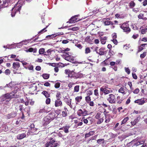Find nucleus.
<instances>
[{
    "instance_id": "f257e3e1",
    "label": "nucleus",
    "mask_w": 147,
    "mask_h": 147,
    "mask_svg": "<svg viewBox=\"0 0 147 147\" xmlns=\"http://www.w3.org/2000/svg\"><path fill=\"white\" fill-rule=\"evenodd\" d=\"M19 90L18 88H15V89L12 92L5 94L6 98L7 97L8 99L12 98H17L19 97L20 96L17 94V92Z\"/></svg>"
},
{
    "instance_id": "f03ea898",
    "label": "nucleus",
    "mask_w": 147,
    "mask_h": 147,
    "mask_svg": "<svg viewBox=\"0 0 147 147\" xmlns=\"http://www.w3.org/2000/svg\"><path fill=\"white\" fill-rule=\"evenodd\" d=\"M50 141L48 142L44 146V147H55L59 144V142L53 140L52 138L49 139Z\"/></svg>"
},
{
    "instance_id": "7ed1b4c3",
    "label": "nucleus",
    "mask_w": 147,
    "mask_h": 147,
    "mask_svg": "<svg viewBox=\"0 0 147 147\" xmlns=\"http://www.w3.org/2000/svg\"><path fill=\"white\" fill-rule=\"evenodd\" d=\"M22 5L20 4L17 6V5H15L14 7L12 8V12L11 13V16L12 17H13L15 15L16 12H20V11L22 7Z\"/></svg>"
},
{
    "instance_id": "20e7f679",
    "label": "nucleus",
    "mask_w": 147,
    "mask_h": 147,
    "mask_svg": "<svg viewBox=\"0 0 147 147\" xmlns=\"http://www.w3.org/2000/svg\"><path fill=\"white\" fill-rule=\"evenodd\" d=\"M69 53H66L62 55V57L65 60L73 62L74 61V58L72 56L69 55Z\"/></svg>"
},
{
    "instance_id": "39448f33",
    "label": "nucleus",
    "mask_w": 147,
    "mask_h": 147,
    "mask_svg": "<svg viewBox=\"0 0 147 147\" xmlns=\"http://www.w3.org/2000/svg\"><path fill=\"white\" fill-rule=\"evenodd\" d=\"M141 138L140 137H138L136 138L135 139L131 141L132 143L134 144V145L138 146L140 144H142L144 143L145 141H140Z\"/></svg>"
},
{
    "instance_id": "423d86ee",
    "label": "nucleus",
    "mask_w": 147,
    "mask_h": 147,
    "mask_svg": "<svg viewBox=\"0 0 147 147\" xmlns=\"http://www.w3.org/2000/svg\"><path fill=\"white\" fill-rule=\"evenodd\" d=\"M13 0H0V3L2 7H5L10 4V3L12 2Z\"/></svg>"
},
{
    "instance_id": "0eeeda50",
    "label": "nucleus",
    "mask_w": 147,
    "mask_h": 147,
    "mask_svg": "<svg viewBox=\"0 0 147 147\" xmlns=\"http://www.w3.org/2000/svg\"><path fill=\"white\" fill-rule=\"evenodd\" d=\"M120 27L125 32L129 33L130 31V29L129 28V24L127 23L123 24Z\"/></svg>"
},
{
    "instance_id": "6e6552de",
    "label": "nucleus",
    "mask_w": 147,
    "mask_h": 147,
    "mask_svg": "<svg viewBox=\"0 0 147 147\" xmlns=\"http://www.w3.org/2000/svg\"><path fill=\"white\" fill-rule=\"evenodd\" d=\"M37 86L35 83H33L30 85L29 88V93L33 94H34V92L37 90Z\"/></svg>"
},
{
    "instance_id": "1a4fd4ad",
    "label": "nucleus",
    "mask_w": 147,
    "mask_h": 147,
    "mask_svg": "<svg viewBox=\"0 0 147 147\" xmlns=\"http://www.w3.org/2000/svg\"><path fill=\"white\" fill-rule=\"evenodd\" d=\"M107 100L111 104L115 103L116 102V100L115 96L113 94H109L107 98Z\"/></svg>"
},
{
    "instance_id": "9d476101",
    "label": "nucleus",
    "mask_w": 147,
    "mask_h": 147,
    "mask_svg": "<svg viewBox=\"0 0 147 147\" xmlns=\"http://www.w3.org/2000/svg\"><path fill=\"white\" fill-rule=\"evenodd\" d=\"M0 103L1 104L3 103L7 104L9 101L7 97L6 98L5 94H3L0 97Z\"/></svg>"
},
{
    "instance_id": "9b49d317",
    "label": "nucleus",
    "mask_w": 147,
    "mask_h": 147,
    "mask_svg": "<svg viewBox=\"0 0 147 147\" xmlns=\"http://www.w3.org/2000/svg\"><path fill=\"white\" fill-rule=\"evenodd\" d=\"M78 115L79 116H84L88 114V112L86 110L83 111L81 109H79L77 112Z\"/></svg>"
},
{
    "instance_id": "f8f14e48",
    "label": "nucleus",
    "mask_w": 147,
    "mask_h": 147,
    "mask_svg": "<svg viewBox=\"0 0 147 147\" xmlns=\"http://www.w3.org/2000/svg\"><path fill=\"white\" fill-rule=\"evenodd\" d=\"M147 99L145 98H142L141 99H138L134 101V102L137 103L140 105H143L147 100Z\"/></svg>"
},
{
    "instance_id": "ddd939ff",
    "label": "nucleus",
    "mask_w": 147,
    "mask_h": 147,
    "mask_svg": "<svg viewBox=\"0 0 147 147\" xmlns=\"http://www.w3.org/2000/svg\"><path fill=\"white\" fill-rule=\"evenodd\" d=\"M104 50L105 49L103 48H101L98 50V51H96V49H95L96 53L100 55H104L106 53V51H104Z\"/></svg>"
},
{
    "instance_id": "4468645a",
    "label": "nucleus",
    "mask_w": 147,
    "mask_h": 147,
    "mask_svg": "<svg viewBox=\"0 0 147 147\" xmlns=\"http://www.w3.org/2000/svg\"><path fill=\"white\" fill-rule=\"evenodd\" d=\"M109 18H105L103 20V22L105 25H109L110 24H113L112 22L109 21Z\"/></svg>"
},
{
    "instance_id": "2eb2a0df",
    "label": "nucleus",
    "mask_w": 147,
    "mask_h": 147,
    "mask_svg": "<svg viewBox=\"0 0 147 147\" xmlns=\"http://www.w3.org/2000/svg\"><path fill=\"white\" fill-rule=\"evenodd\" d=\"M29 132L27 134L25 133H22L21 134H18L17 136V138L19 140H21L26 137V134H28Z\"/></svg>"
},
{
    "instance_id": "dca6fc26",
    "label": "nucleus",
    "mask_w": 147,
    "mask_h": 147,
    "mask_svg": "<svg viewBox=\"0 0 147 147\" xmlns=\"http://www.w3.org/2000/svg\"><path fill=\"white\" fill-rule=\"evenodd\" d=\"M62 102L61 100L59 98H57L55 101V106L56 107H58L61 106Z\"/></svg>"
},
{
    "instance_id": "f3484780",
    "label": "nucleus",
    "mask_w": 147,
    "mask_h": 147,
    "mask_svg": "<svg viewBox=\"0 0 147 147\" xmlns=\"http://www.w3.org/2000/svg\"><path fill=\"white\" fill-rule=\"evenodd\" d=\"M78 15H76L72 17L69 20V22L71 23H75L76 22L78 21L79 20H78V19L76 17L78 16Z\"/></svg>"
},
{
    "instance_id": "a211bd4d",
    "label": "nucleus",
    "mask_w": 147,
    "mask_h": 147,
    "mask_svg": "<svg viewBox=\"0 0 147 147\" xmlns=\"http://www.w3.org/2000/svg\"><path fill=\"white\" fill-rule=\"evenodd\" d=\"M17 113L16 112H13L11 113L8 114L7 115V118L8 119L14 117L16 116Z\"/></svg>"
},
{
    "instance_id": "6ab92c4d",
    "label": "nucleus",
    "mask_w": 147,
    "mask_h": 147,
    "mask_svg": "<svg viewBox=\"0 0 147 147\" xmlns=\"http://www.w3.org/2000/svg\"><path fill=\"white\" fill-rule=\"evenodd\" d=\"M43 121L44 122V123L45 124L47 125L50 122L51 120L50 119L49 117H48L47 115L44 118Z\"/></svg>"
},
{
    "instance_id": "aec40b11",
    "label": "nucleus",
    "mask_w": 147,
    "mask_h": 147,
    "mask_svg": "<svg viewBox=\"0 0 147 147\" xmlns=\"http://www.w3.org/2000/svg\"><path fill=\"white\" fill-rule=\"evenodd\" d=\"M71 99L70 98H67L65 102L72 109L73 108V107L71 104Z\"/></svg>"
},
{
    "instance_id": "412c9836",
    "label": "nucleus",
    "mask_w": 147,
    "mask_h": 147,
    "mask_svg": "<svg viewBox=\"0 0 147 147\" xmlns=\"http://www.w3.org/2000/svg\"><path fill=\"white\" fill-rule=\"evenodd\" d=\"M51 120H53L56 117L55 113L53 112L47 115Z\"/></svg>"
},
{
    "instance_id": "4be33fe9",
    "label": "nucleus",
    "mask_w": 147,
    "mask_h": 147,
    "mask_svg": "<svg viewBox=\"0 0 147 147\" xmlns=\"http://www.w3.org/2000/svg\"><path fill=\"white\" fill-rule=\"evenodd\" d=\"M20 67V65L18 62L13 63V67L16 70L18 69Z\"/></svg>"
},
{
    "instance_id": "5701e85b",
    "label": "nucleus",
    "mask_w": 147,
    "mask_h": 147,
    "mask_svg": "<svg viewBox=\"0 0 147 147\" xmlns=\"http://www.w3.org/2000/svg\"><path fill=\"white\" fill-rule=\"evenodd\" d=\"M69 126L67 125L63 127L61 129L64 131L65 133H67L69 132Z\"/></svg>"
},
{
    "instance_id": "b1692460",
    "label": "nucleus",
    "mask_w": 147,
    "mask_h": 147,
    "mask_svg": "<svg viewBox=\"0 0 147 147\" xmlns=\"http://www.w3.org/2000/svg\"><path fill=\"white\" fill-rule=\"evenodd\" d=\"M42 94L44 95L47 98H49L50 96V94L46 91H43Z\"/></svg>"
},
{
    "instance_id": "393cba45",
    "label": "nucleus",
    "mask_w": 147,
    "mask_h": 147,
    "mask_svg": "<svg viewBox=\"0 0 147 147\" xmlns=\"http://www.w3.org/2000/svg\"><path fill=\"white\" fill-rule=\"evenodd\" d=\"M94 133L95 132L94 131H90L85 134V137L86 138L90 136L93 135Z\"/></svg>"
},
{
    "instance_id": "a878e982",
    "label": "nucleus",
    "mask_w": 147,
    "mask_h": 147,
    "mask_svg": "<svg viewBox=\"0 0 147 147\" xmlns=\"http://www.w3.org/2000/svg\"><path fill=\"white\" fill-rule=\"evenodd\" d=\"M139 121V120L138 119V117H137L136 119H135L133 121H131V123L132 125H134L137 123Z\"/></svg>"
},
{
    "instance_id": "bb28decb",
    "label": "nucleus",
    "mask_w": 147,
    "mask_h": 147,
    "mask_svg": "<svg viewBox=\"0 0 147 147\" xmlns=\"http://www.w3.org/2000/svg\"><path fill=\"white\" fill-rule=\"evenodd\" d=\"M30 42V40H25L24 41H23L19 43H14V44H21L22 43V44L23 45H26L27 43H28Z\"/></svg>"
},
{
    "instance_id": "cd10ccee",
    "label": "nucleus",
    "mask_w": 147,
    "mask_h": 147,
    "mask_svg": "<svg viewBox=\"0 0 147 147\" xmlns=\"http://www.w3.org/2000/svg\"><path fill=\"white\" fill-rule=\"evenodd\" d=\"M76 76V74H75L74 72L73 71H71L70 70L69 74H68V77L70 78L73 77L74 76Z\"/></svg>"
},
{
    "instance_id": "c85d7f7f",
    "label": "nucleus",
    "mask_w": 147,
    "mask_h": 147,
    "mask_svg": "<svg viewBox=\"0 0 147 147\" xmlns=\"http://www.w3.org/2000/svg\"><path fill=\"white\" fill-rule=\"evenodd\" d=\"M14 86V84H13L12 82H10L9 84H7L3 88H5L7 87L10 88H12Z\"/></svg>"
},
{
    "instance_id": "c756f323",
    "label": "nucleus",
    "mask_w": 147,
    "mask_h": 147,
    "mask_svg": "<svg viewBox=\"0 0 147 147\" xmlns=\"http://www.w3.org/2000/svg\"><path fill=\"white\" fill-rule=\"evenodd\" d=\"M42 76L44 79H48L49 77V75L47 74H44L42 75Z\"/></svg>"
},
{
    "instance_id": "7c9ffc66",
    "label": "nucleus",
    "mask_w": 147,
    "mask_h": 147,
    "mask_svg": "<svg viewBox=\"0 0 147 147\" xmlns=\"http://www.w3.org/2000/svg\"><path fill=\"white\" fill-rule=\"evenodd\" d=\"M135 3L133 1H131L129 4V6L130 8H133L135 6Z\"/></svg>"
},
{
    "instance_id": "2f4dec72",
    "label": "nucleus",
    "mask_w": 147,
    "mask_h": 147,
    "mask_svg": "<svg viewBox=\"0 0 147 147\" xmlns=\"http://www.w3.org/2000/svg\"><path fill=\"white\" fill-rule=\"evenodd\" d=\"M82 99V97L81 96H77L75 98V100L76 102H80Z\"/></svg>"
},
{
    "instance_id": "473e14b6",
    "label": "nucleus",
    "mask_w": 147,
    "mask_h": 147,
    "mask_svg": "<svg viewBox=\"0 0 147 147\" xmlns=\"http://www.w3.org/2000/svg\"><path fill=\"white\" fill-rule=\"evenodd\" d=\"M57 35L55 34H52L51 35H48L46 36V38L48 39L52 38H54L57 36Z\"/></svg>"
},
{
    "instance_id": "72a5a7b5",
    "label": "nucleus",
    "mask_w": 147,
    "mask_h": 147,
    "mask_svg": "<svg viewBox=\"0 0 147 147\" xmlns=\"http://www.w3.org/2000/svg\"><path fill=\"white\" fill-rule=\"evenodd\" d=\"M77 78H81L83 77V75L80 73H78L76 74L75 76Z\"/></svg>"
},
{
    "instance_id": "f704fd0d",
    "label": "nucleus",
    "mask_w": 147,
    "mask_h": 147,
    "mask_svg": "<svg viewBox=\"0 0 147 147\" xmlns=\"http://www.w3.org/2000/svg\"><path fill=\"white\" fill-rule=\"evenodd\" d=\"M124 90L125 89L124 87H121L119 90L118 91L119 92H120L124 94H125V93Z\"/></svg>"
},
{
    "instance_id": "c9c22d12",
    "label": "nucleus",
    "mask_w": 147,
    "mask_h": 147,
    "mask_svg": "<svg viewBox=\"0 0 147 147\" xmlns=\"http://www.w3.org/2000/svg\"><path fill=\"white\" fill-rule=\"evenodd\" d=\"M129 119V118L128 117L124 118L121 122V124L123 125L125 124Z\"/></svg>"
},
{
    "instance_id": "e433bc0d",
    "label": "nucleus",
    "mask_w": 147,
    "mask_h": 147,
    "mask_svg": "<svg viewBox=\"0 0 147 147\" xmlns=\"http://www.w3.org/2000/svg\"><path fill=\"white\" fill-rule=\"evenodd\" d=\"M37 129L36 128H34V129H32L30 131V132H29V133L30 134V133H33L34 134H36V131L37 130Z\"/></svg>"
},
{
    "instance_id": "4c0bfd02",
    "label": "nucleus",
    "mask_w": 147,
    "mask_h": 147,
    "mask_svg": "<svg viewBox=\"0 0 147 147\" xmlns=\"http://www.w3.org/2000/svg\"><path fill=\"white\" fill-rule=\"evenodd\" d=\"M79 86L77 85L75 86L74 89V92H78L79 91Z\"/></svg>"
},
{
    "instance_id": "58836bf2",
    "label": "nucleus",
    "mask_w": 147,
    "mask_h": 147,
    "mask_svg": "<svg viewBox=\"0 0 147 147\" xmlns=\"http://www.w3.org/2000/svg\"><path fill=\"white\" fill-rule=\"evenodd\" d=\"M98 120L97 122V124H99L101 123L103 121L104 119L102 117L101 118H100L99 119H98Z\"/></svg>"
},
{
    "instance_id": "ea45409f",
    "label": "nucleus",
    "mask_w": 147,
    "mask_h": 147,
    "mask_svg": "<svg viewBox=\"0 0 147 147\" xmlns=\"http://www.w3.org/2000/svg\"><path fill=\"white\" fill-rule=\"evenodd\" d=\"M97 142L98 144H101L104 143V140L103 139H100L98 140Z\"/></svg>"
},
{
    "instance_id": "a19ab883",
    "label": "nucleus",
    "mask_w": 147,
    "mask_h": 147,
    "mask_svg": "<svg viewBox=\"0 0 147 147\" xmlns=\"http://www.w3.org/2000/svg\"><path fill=\"white\" fill-rule=\"evenodd\" d=\"M101 114L100 113L98 112L97 113L95 117L96 119H99V118H100Z\"/></svg>"
},
{
    "instance_id": "79ce46f5",
    "label": "nucleus",
    "mask_w": 147,
    "mask_h": 147,
    "mask_svg": "<svg viewBox=\"0 0 147 147\" xmlns=\"http://www.w3.org/2000/svg\"><path fill=\"white\" fill-rule=\"evenodd\" d=\"M45 52V49L44 48H41L39 50V53L40 54H43Z\"/></svg>"
},
{
    "instance_id": "37998d69",
    "label": "nucleus",
    "mask_w": 147,
    "mask_h": 147,
    "mask_svg": "<svg viewBox=\"0 0 147 147\" xmlns=\"http://www.w3.org/2000/svg\"><path fill=\"white\" fill-rule=\"evenodd\" d=\"M112 91L111 90H109L107 89H105L104 92V94H108L109 93H111L112 92Z\"/></svg>"
},
{
    "instance_id": "c03bdc74",
    "label": "nucleus",
    "mask_w": 147,
    "mask_h": 147,
    "mask_svg": "<svg viewBox=\"0 0 147 147\" xmlns=\"http://www.w3.org/2000/svg\"><path fill=\"white\" fill-rule=\"evenodd\" d=\"M90 52V50L89 48L88 47L86 48L85 50V53L86 54H88Z\"/></svg>"
},
{
    "instance_id": "a18cd8bd",
    "label": "nucleus",
    "mask_w": 147,
    "mask_h": 147,
    "mask_svg": "<svg viewBox=\"0 0 147 147\" xmlns=\"http://www.w3.org/2000/svg\"><path fill=\"white\" fill-rule=\"evenodd\" d=\"M67 111H62V115L63 117H66L67 115Z\"/></svg>"
},
{
    "instance_id": "49530a36",
    "label": "nucleus",
    "mask_w": 147,
    "mask_h": 147,
    "mask_svg": "<svg viewBox=\"0 0 147 147\" xmlns=\"http://www.w3.org/2000/svg\"><path fill=\"white\" fill-rule=\"evenodd\" d=\"M85 100L87 102H89L91 100L90 97V96H87L85 97Z\"/></svg>"
},
{
    "instance_id": "de8ad7c7",
    "label": "nucleus",
    "mask_w": 147,
    "mask_h": 147,
    "mask_svg": "<svg viewBox=\"0 0 147 147\" xmlns=\"http://www.w3.org/2000/svg\"><path fill=\"white\" fill-rule=\"evenodd\" d=\"M147 31V28H145L144 29H142L141 30V33L142 34H145Z\"/></svg>"
},
{
    "instance_id": "09e8293b",
    "label": "nucleus",
    "mask_w": 147,
    "mask_h": 147,
    "mask_svg": "<svg viewBox=\"0 0 147 147\" xmlns=\"http://www.w3.org/2000/svg\"><path fill=\"white\" fill-rule=\"evenodd\" d=\"M125 71L127 74H129L130 73V71L128 67H125Z\"/></svg>"
},
{
    "instance_id": "8fccbe9b",
    "label": "nucleus",
    "mask_w": 147,
    "mask_h": 147,
    "mask_svg": "<svg viewBox=\"0 0 147 147\" xmlns=\"http://www.w3.org/2000/svg\"><path fill=\"white\" fill-rule=\"evenodd\" d=\"M86 94L88 96H90L92 94V92L91 90H88Z\"/></svg>"
},
{
    "instance_id": "3c124183",
    "label": "nucleus",
    "mask_w": 147,
    "mask_h": 147,
    "mask_svg": "<svg viewBox=\"0 0 147 147\" xmlns=\"http://www.w3.org/2000/svg\"><path fill=\"white\" fill-rule=\"evenodd\" d=\"M33 66L32 65H29L28 67V69L29 70H32V71H33L34 69H33Z\"/></svg>"
},
{
    "instance_id": "603ef678",
    "label": "nucleus",
    "mask_w": 147,
    "mask_h": 147,
    "mask_svg": "<svg viewBox=\"0 0 147 147\" xmlns=\"http://www.w3.org/2000/svg\"><path fill=\"white\" fill-rule=\"evenodd\" d=\"M94 94L97 96H99L98 90L97 89H96L94 90Z\"/></svg>"
},
{
    "instance_id": "864d4df0",
    "label": "nucleus",
    "mask_w": 147,
    "mask_h": 147,
    "mask_svg": "<svg viewBox=\"0 0 147 147\" xmlns=\"http://www.w3.org/2000/svg\"><path fill=\"white\" fill-rule=\"evenodd\" d=\"M146 52H144L142 54H141L140 55V57L141 58H143L146 56Z\"/></svg>"
},
{
    "instance_id": "5fc2aeb1",
    "label": "nucleus",
    "mask_w": 147,
    "mask_h": 147,
    "mask_svg": "<svg viewBox=\"0 0 147 147\" xmlns=\"http://www.w3.org/2000/svg\"><path fill=\"white\" fill-rule=\"evenodd\" d=\"M60 86V83L59 82H57L55 84V87L56 88H59Z\"/></svg>"
},
{
    "instance_id": "6e6d98bb",
    "label": "nucleus",
    "mask_w": 147,
    "mask_h": 147,
    "mask_svg": "<svg viewBox=\"0 0 147 147\" xmlns=\"http://www.w3.org/2000/svg\"><path fill=\"white\" fill-rule=\"evenodd\" d=\"M51 99L49 98H47L46 100V103L47 104H49L50 103Z\"/></svg>"
},
{
    "instance_id": "4d7b16f0",
    "label": "nucleus",
    "mask_w": 147,
    "mask_h": 147,
    "mask_svg": "<svg viewBox=\"0 0 147 147\" xmlns=\"http://www.w3.org/2000/svg\"><path fill=\"white\" fill-rule=\"evenodd\" d=\"M139 8H134L132 9V11L135 12L136 13H137L139 11Z\"/></svg>"
},
{
    "instance_id": "13d9d810",
    "label": "nucleus",
    "mask_w": 147,
    "mask_h": 147,
    "mask_svg": "<svg viewBox=\"0 0 147 147\" xmlns=\"http://www.w3.org/2000/svg\"><path fill=\"white\" fill-rule=\"evenodd\" d=\"M144 16V14L142 13H140L138 16V18L140 19H142Z\"/></svg>"
},
{
    "instance_id": "bf43d9fd",
    "label": "nucleus",
    "mask_w": 147,
    "mask_h": 147,
    "mask_svg": "<svg viewBox=\"0 0 147 147\" xmlns=\"http://www.w3.org/2000/svg\"><path fill=\"white\" fill-rule=\"evenodd\" d=\"M74 83L73 82H70L68 84V87L69 88H72L73 86V85H74Z\"/></svg>"
},
{
    "instance_id": "052dcab7",
    "label": "nucleus",
    "mask_w": 147,
    "mask_h": 147,
    "mask_svg": "<svg viewBox=\"0 0 147 147\" xmlns=\"http://www.w3.org/2000/svg\"><path fill=\"white\" fill-rule=\"evenodd\" d=\"M111 41L113 42V43L115 45H116L118 43V42L117 40L116 39H113L111 40Z\"/></svg>"
},
{
    "instance_id": "680f3d73",
    "label": "nucleus",
    "mask_w": 147,
    "mask_h": 147,
    "mask_svg": "<svg viewBox=\"0 0 147 147\" xmlns=\"http://www.w3.org/2000/svg\"><path fill=\"white\" fill-rule=\"evenodd\" d=\"M70 70L69 69H66L65 70V73L66 74H69Z\"/></svg>"
},
{
    "instance_id": "e2e57ef3",
    "label": "nucleus",
    "mask_w": 147,
    "mask_h": 147,
    "mask_svg": "<svg viewBox=\"0 0 147 147\" xmlns=\"http://www.w3.org/2000/svg\"><path fill=\"white\" fill-rule=\"evenodd\" d=\"M112 38L113 39H116L117 38V35L115 33H114L112 34Z\"/></svg>"
},
{
    "instance_id": "0e129e2a",
    "label": "nucleus",
    "mask_w": 147,
    "mask_h": 147,
    "mask_svg": "<svg viewBox=\"0 0 147 147\" xmlns=\"http://www.w3.org/2000/svg\"><path fill=\"white\" fill-rule=\"evenodd\" d=\"M139 92V90L138 88L136 89L133 92L135 94H138Z\"/></svg>"
},
{
    "instance_id": "69168bd1",
    "label": "nucleus",
    "mask_w": 147,
    "mask_h": 147,
    "mask_svg": "<svg viewBox=\"0 0 147 147\" xmlns=\"http://www.w3.org/2000/svg\"><path fill=\"white\" fill-rule=\"evenodd\" d=\"M132 77L134 79H137V76L135 73H132Z\"/></svg>"
},
{
    "instance_id": "338daca9",
    "label": "nucleus",
    "mask_w": 147,
    "mask_h": 147,
    "mask_svg": "<svg viewBox=\"0 0 147 147\" xmlns=\"http://www.w3.org/2000/svg\"><path fill=\"white\" fill-rule=\"evenodd\" d=\"M5 73L6 74H9L10 73V70L9 69H7L5 71Z\"/></svg>"
},
{
    "instance_id": "774afa93",
    "label": "nucleus",
    "mask_w": 147,
    "mask_h": 147,
    "mask_svg": "<svg viewBox=\"0 0 147 147\" xmlns=\"http://www.w3.org/2000/svg\"><path fill=\"white\" fill-rule=\"evenodd\" d=\"M41 68L39 66H36L35 69L37 71H40L41 70Z\"/></svg>"
}]
</instances>
